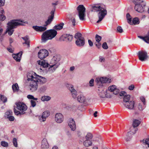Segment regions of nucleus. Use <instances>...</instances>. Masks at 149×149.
Masks as SVG:
<instances>
[{
	"instance_id": "1",
	"label": "nucleus",
	"mask_w": 149,
	"mask_h": 149,
	"mask_svg": "<svg viewBox=\"0 0 149 149\" xmlns=\"http://www.w3.org/2000/svg\"><path fill=\"white\" fill-rule=\"evenodd\" d=\"M27 77V82L29 84L30 91L32 92H35L37 90L38 84H43L47 81L46 78L37 75L33 72L28 73Z\"/></svg>"
},
{
	"instance_id": "2",
	"label": "nucleus",
	"mask_w": 149,
	"mask_h": 149,
	"mask_svg": "<svg viewBox=\"0 0 149 149\" xmlns=\"http://www.w3.org/2000/svg\"><path fill=\"white\" fill-rule=\"evenodd\" d=\"M27 23L26 21L24 20H13L10 21L7 23V26L6 33H8L10 36H11L13 33V29L15 28L17 26L19 25H24V24Z\"/></svg>"
},
{
	"instance_id": "3",
	"label": "nucleus",
	"mask_w": 149,
	"mask_h": 149,
	"mask_svg": "<svg viewBox=\"0 0 149 149\" xmlns=\"http://www.w3.org/2000/svg\"><path fill=\"white\" fill-rule=\"evenodd\" d=\"M92 11L98 12L97 16L98 20L97 21V23H99L104 17L107 13L106 9L99 4H95L92 7Z\"/></svg>"
},
{
	"instance_id": "4",
	"label": "nucleus",
	"mask_w": 149,
	"mask_h": 149,
	"mask_svg": "<svg viewBox=\"0 0 149 149\" xmlns=\"http://www.w3.org/2000/svg\"><path fill=\"white\" fill-rule=\"evenodd\" d=\"M57 34V32L54 29L47 30L43 33L42 36V40L45 42L47 40H52L54 38Z\"/></svg>"
},
{
	"instance_id": "5",
	"label": "nucleus",
	"mask_w": 149,
	"mask_h": 149,
	"mask_svg": "<svg viewBox=\"0 0 149 149\" xmlns=\"http://www.w3.org/2000/svg\"><path fill=\"white\" fill-rule=\"evenodd\" d=\"M17 109L19 111L17 110L14 108V111L15 114L17 115L19 114H23L25 113V111L27 110V107L26 105L24 103L21 102H17L15 103Z\"/></svg>"
},
{
	"instance_id": "6",
	"label": "nucleus",
	"mask_w": 149,
	"mask_h": 149,
	"mask_svg": "<svg viewBox=\"0 0 149 149\" xmlns=\"http://www.w3.org/2000/svg\"><path fill=\"white\" fill-rule=\"evenodd\" d=\"M112 81L111 78L105 77L97 78L95 80L97 85L99 88L103 87L104 84H110Z\"/></svg>"
},
{
	"instance_id": "7",
	"label": "nucleus",
	"mask_w": 149,
	"mask_h": 149,
	"mask_svg": "<svg viewBox=\"0 0 149 149\" xmlns=\"http://www.w3.org/2000/svg\"><path fill=\"white\" fill-rule=\"evenodd\" d=\"M53 19L52 16H49L48 17L47 20L45 21V24L44 26H33L32 28L37 32H42L46 30V26L51 23Z\"/></svg>"
},
{
	"instance_id": "8",
	"label": "nucleus",
	"mask_w": 149,
	"mask_h": 149,
	"mask_svg": "<svg viewBox=\"0 0 149 149\" xmlns=\"http://www.w3.org/2000/svg\"><path fill=\"white\" fill-rule=\"evenodd\" d=\"M74 38L77 39L75 43L77 46L81 47L84 46L85 44V39L82 36L81 34L79 33H76L74 36Z\"/></svg>"
},
{
	"instance_id": "9",
	"label": "nucleus",
	"mask_w": 149,
	"mask_h": 149,
	"mask_svg": "<svg viewBox=\"0 0 149 149\" xmlns=\"http://www.w3.org/2000/svg\"><path fill=\"white\" fill-rule=\"evenodd\" d=\"M93 136L92 134L88 133L86 135L84 140L83 144L86 147H88L92 145L93 142L91 140Z\"/></svg>"
},
{
	"instance_id": "10",
	"label": "nucleus",
	"mask_w": 149,
	"mask_h": 149,
	"mask_svg": "<svg viewBox=\"0 0 149 149\" xmlns=\"http://www.w3.org/2000/svg\"><path fill=\"white\" fill-rule=\"evenodd\" d=\"M85 8L83 5H80L77 8L78 15L81 21L85 20Z\"/></svg>"
},
{
	"instance_id": "11",
	"label": "nucleus",
	"mask_w": 149,
	"mask_h": 149,
	"mask_svg": "<svg viewBox=\"0 0 149 149\" xmlns=\"http://www.w3.org/2000/svg\"><path fill=\"white\" fill-rule=\"evenodd\" d=\"M137 54L139 60L142 61H146L148 58L147 53L144 51L141 50L139 51Z\"/></svg>"
},
{
	"instance_id": "12",
	"label": "nucleus",
	"mask_w": 149,
	"mask_h": 149,
	"mask_svg": "<svg viewBox=\"0 0 149 149\" xmlns=\"http://www.w3.org/2000/svg\"><path fill=\"white\" fill-rule=\"evenodd\" d=\"M123 104L125 107L129 110L134 109L135 102L134 100L130 101Z\"/></svg>"
},
{
	"instance_id": "13",
	"label": "nucleus",
	"mask_w": 149,
	"mask_h": 149,
	"mask_svg": "<svg viewBox=\"0 0 149 149\" xmlns=\"http://www.w3.org/2000/svg\"><path fill=\"white\" fill-rule=\"evenodd\" d=\"M50 115V112L49 111H44L41 115L38 116V119L41 122L45 121L47 118Z\"/></svg>"
},
{
	"instance_id": "14",
	"label": "nucleus",
	"mask_w": 149,
	"mask_h": 149,
	"mask_svg": "<svg viewBox=\"0 0 149 149\" xmlns=\"http://www.w3.org/2000/svg\"><path fill=\"white\" fill-rule=\"evenodd\" d=\"M98 95L100 97L102 98H110L112 97V95L108 93V91L107 90H102L99 93Z\"/></svg>"
},
{
	"instance_id": "15",
	"label": "nucleus",
	"mask_w": 149,
	"mask_h": 149,
	"mask_svg": "<svg viewBox=\"0 0 149 149\" xmlns=\"http://www.w3.org/2000/svg\"><path fill=\"white\" fill-rule=\"evenodd\" d=\"M73 36L71 35L64 34L60 38L61 41L70 42L72 39Z\"/></svg>"
},
{
	"instance_id": "16",
	"label": "nucleus",
	"mask_w": 149,
	"mask_h": 149,
	"mask_svg": "<svg viewBox=\"0 0 149 149\" xmlns=\"http://www.w3.org/2000/svg\"><path fill=\"white\" fill-rule=\"evenodd\" d=\"M77 99L78 101L81 103L87 104L90 102V99L86 98L82 94L78 95Z\"/></svg>"
},
{
	"instance_id": "17",
	"label": "nucleus",
	"mask_w": 149,
	"mask_h": 149,
	"mask_svg": "<svg viewBox=\"0 0 149 149\" xmlns=\"http://www.w3.org/2000/svg\"><path fill=\"white\" fill-rule=\"evenodd\" d=\"M48 51L45 49L40 50L38 52V57L41 59L45 58L48 55Z\"/></svg>"
},
{
	"instance_id": "18",
	"label": "nucleus",
	"mask_w": 149,
	"mask_h": 149,
	"mask_svg": "<svg viewBox=\"0 0 149 149\" xmlns=\"http://www.w3.org/2000/svg\"><path fill=\"white\" fill-rule=\"evenodd\" d=\"M63 115L60 113H57L55 116V120L57 123H60L63 121Z\"/></svg>"
},
{
	"instance_id": "19",
	"label": "nucleus",
	"mask_w": 149,
	"mask_h": 149,
	"mask_svg": "<svg viewBox=\"0 0 149 149\" xmlns=\"http://www.w3.org/2000/svg\"><path fill=\"white\" fill-rule=\"evenodd\" d=\"M145 6V3H144L139 4H136L135 6V10L138 12L142 13L144 11V8Z\"/></svg>"
},
{
	"instance_id": "20",
	"label": "nucleus",
	"mask_w": 149,
	"mask_h": 149,
	"mask_svg": "<svg viewBox=\"0 0 149 149\" xmlns=\"http://www.w3.org/2000/svg\"><path fill=\"white\" fill-rule=\"evenodd\" d=\"M68 125L72 131H74L76 129L75 122L73 119L70 118L68 121Z\"/></svg>"
},
{
	"instance_id": "21",
	"label": "nucleus",
	"mask_w": 149,
	"mask_h": 149,
	"mask_svg": "<svg viewBox=\"0 0 149 149\" xmlns=\"http://www.w3.org/2000/svg\"><path fill=\"white\" fill-rule=\"evenodd\" d=\"M145 107L144 105L141 103H139L137 105V110H136L134 111V113L135 115H138L141 111H142L145 109Z\"/></svg>"
},
{
	"instance_id": "22",
	"label": "nucleus",
	"mask_w": 149,
	"mask_h": 149,
	"mask_svg": "<svg viewBox=\"0 0 149 149\" xmlns=\"http://www.w3.org/2000/svg\"><path fill=\"white\" fill-rule=\"evenodd\" d=\"M108 90L110 92H113L114 94L117 95L119 92V90L117 88L116 86L115 85L109 86L108 88Z\"/></svg>"
},
{
	"instance_id": "23",
	"label": "nucleus",
	"mask_w": 149,
	"mask_h": 149,
	"mask_svg": "<svg viewBox=\"0 0 149 149\" xmlns=\"http://www.w3.org/2000/svg\"><path fill=\"white\" fill-rule=\"evenodd\" d=\"M50 64V65H49V67L48 68V70L51 72H53L55 71L60 65V64L58 63Z\"/></svg>"
},
{
	"instance_id": "24",
	"label": "nucleus",
	"mask_w": 149,
	"mask_h": 149,
	"mask_svg": "<svg viewBox=\"0 0 149 149\" xmlns=\"http://www.w3.org/2000/svg\"><path fill=\"white\" fill-rule=\"evenodd\" d=\"M60 59V56L59 55H56L54 56L51 59L50 64L58 63L60 64L58 62Z\"/></svg>"
},
{
	"instance_id": "25",
	"label": "nucleus",
	"mask_w": 149,
	"mask_h": 149,
	"mask_svg": "<svg viewBox=\"0 0 149 149\" xmlns=\"http://www.w3.org/2000/svg\"><path fill=\"white\" fill-rule=\"evenodd\" d=\"M49 147V145L47 140L45 138L43 139L42 141L41 148L42 149H47Z\"/></svg>"
},
{
	"instance_id": "26",
	"label": "nucleus",
	"mask_w": 149,
	"mask_h": 149,
	"mask_svg": "<svg viewBox=\"0 0 149 149\" xmlns=\"http://www.w3.org/2000/svg\"><path fill=\"white\" fill-rule=\"evenodd\" d=\"M22 52H21L16 54H13L12 56L17 61L19 62L20 60V57L22 54Z\"/></svg>"
},
{
	"instance_id": "27",
	"label": "nucleus",
	"mask_w": 149,
	"mask_h": 149,
	"mask_svg": "<svg viewBox=\"0 0 149 149\" xmlns=\"http://www.w3.org/2000/svg\"><path fill=\"white\" fill-rule=\"evenodd\" d=\"M38 65L42 66L43 68H46L48 67L49 64L45 60L38 61H37Z\"/></svg>"
},
{
	"instance_id": "28",
	"label": "nucleus",
	"mask_w": 149,
	"mask_h": 149,
	"mask_svg": "<svg viewBox=\"0 0 149 149\" xmlns=\"http://www.w3.org/2000/svg\"><path fill=\"white\" fill-rule=\"evenodd\" d=\"M130 22L129 24L130 25H136L138 24L139 23L140 21L138 18L135 17L133 19L132 22L131 21Z\"/></svg>"
},
{
	"instance_id": "29",
	"label": "nucleus",
	"mask_w": 149,
	"mask_h": 149,
	"mask_svg": "<svg viewBox=\"0 0 149 149\" xmlns=\"http://www.w3.org/2000/svg\"><path fill=\"white\" fill-rule=\"evenodd\" d=\"M64 25V23L63 22H61L59 24L55 25L54 27V28L56 30H60L63 29Z\"/></svg>"
},
{
	"instance_id": "30",
	"label": "nucleus",
	"mask_w": 149,
	"mask_h": 149,
	"mask_svg": "<svg viewBox=\"0 0 149 149\" xmlns=\"http://www.w3.org/2000/svg\"><path fill=\"white\" fill-rule=\"evenodd\" d=\"M51 99L50 97L47 95H44L42 96L41 98V100L43 102L48 101L50 100Z\"/></svg>"
},
{
	"instance_id": "31",
	"label": "nucleus",
	"mask_w": 149,
	"mask_h": 149,
	"mask_svg": "<svg viewBox=\"0 0 149 149\" xmlns=\"http://www.w3.org/2000/svg\"><path fill=\"white\" fill-rule=\"evenodd\" d=\"M130 131L129 132L133 134L136 133V132L137 130V127L133 126L130 127Z\"/></svg>"
},
{
	"instance_id": "32",
	"label": "nucleus",
	"mask_w": 149,
	"mask_h": 149,
	"mask_svg": "<svg viewBox=\"0 0 149 149\" xmlns=\"http://www.w3.org/2000/svg\"><path fill=\"white\" fill-rule=\"evenodd\" d=\"M130 95H126L123 97V103H126L129 101L130 98Z\"/></svg>"
},
{
	"instance_id": "33",
	"label": "nucleus",
	"mask_w": 149,
	"mask_h": 149,
	"mask_svg": "<svg viewBox=\"0 0 149 149\" xmlns=\"http://www.w3.org/2000/svg\"><path fill=\"white\" fill-rule=\"evenodd\" d=\"M12 88L14 92L17 91L19 89V87L17 83H15V84H13L12 85Z\"/></svg>"
},
{
	"instance_id": "34",
	"label": "nucleus",
	"mask_w": 149,
	"mask_h": 149,
	"mask_svg": "<svg viewBox=\"0 0 149 149\" xmlns=\"http://www.w3.org/2000/svg\"><path fill=\"white\" fill-rule=\"evenodd\" d=\"M132 1L135 6L137 4L140 5L144 3L143 0H132Z\"/></svg>"
},
{
	"instance_id": "35",
	"label": "nucleus",
	"mask_w": 149,
	"mask_h": 149,
	"mask_svg": "<svg viewBox=\"0 0 149 149\" xmlns=\"http://www.w3.org/2000/svg\"><path fill=\"white\" fill-rule=\"evenodd\" d=\"M13 114V112L11 110H9L6 111L5 114L4 116L5 117L7 118H8V117L11 116Z\"/></svg>"
},
{
	"instance_id": "36",
	"label": "nucleus",
	"mask_w": 149,
	"mask_h": 149,
	"mask_svg": "<svg viewBox=\"0 0 149 149\" xmlns=\"http://www.w3.org/2000/svg\"><path fill=\"white\" fill-rule=\"evenodd\" d=\"M140 123L139 120L135 119L133 121V126L136 127L139 125Z\"/></svg>"
},
{
	"instance_id": "37",
	"label": "nucleus",
	"mask_w": 149,
	"mask_h": 149,
	"mask_svg": "<svg viewBox=\"0 0 149 149\" xmlns=\"http://www.w3.org/2000/svg\"><path fill=\"white\" fill-rule=\"evenodd\" d=\"M22 38L25 41L24 43L27 45L28 46H29V42L28 40L29 38L28 36H26L24 37H22Z\"/></svg>"
},
{
	"instance_id": "38",
	"label": "nucleus",
	"mask_w": 149,
	"mask_h": 149,
	"mask_svg": "<svg viewBox=\"0 0 149 149\" xmlns=\"http://www.w3.org/2000/svg\"><path fill=\"white\" fill-rule=\"evenodd\" d=\"M132 135L133 134H131L130 133L128 132L127 134L126 137L125 138V140L127 141H130L132 138Z\"/></svg>"
},
{
	"instance_id": "39",
	"label": "nucleus",
	"mask_w": 149,
	"mask_h": 149,
	"mask_svg": "<svg viewBox=\"0 0 149 149\" xmlns=\"http://www.w3.org/2000/svg\"><path fill=\"white\" fill-rule=\"evenodd\" d=\"M68 87L71 93L75 92L76 91V90L74 88L73 86L72 85H69Z\"/></svg>"
},
{
	"instance_id": "40",
	"label": "nucleus",
	"mask_w": 149,
	"mask_h": 149,
	"mask_svg": "<svg viewBox=\"0 0 149 149\" xmlns=\"http://www.w3.org/2000/svg\"><path fill=\"white\" fill-rule=\"evenodd\" d=\"M1 145L2 146L5 147H7L8 146V143L5 141H1Z\"/></svg>"
},
{
	"instance_id": "41",
	"label": "nucleus",
	"mask_w": 149,
	"mask_h": 149,
	"mask_svg": "<svg viewBox=\"0 0 149 149\" xmlns=\"http://www.w3.org/2000/svg\"><path fill=\"white\" fill-rule=\"evenodd\" d=\"M143 142L144 144L147 145L148 147L149 148V138L144 139Z\"/></svg>"
},
{
	"instance_id": "42",
	"label": "nucleus",
	"mask_w": 149,
	"mask_h": 149,
	"mask_svg": "<svg viewBox=\"0 0 149 149\" xmlns=\"http://www.w3.org/2000/svg\"><path fill=\"white\" fill-rule=\"evenodd\" d=\"M95 39L96 42H100L101 40L102 37L101 36L97 34L95 36Z\"/></svg>"
},
{
	"instance_id": "43",
	"label": "nucleus",
	"mask_w": 149,
	"mask_h": 149,
	"mask_svg": "<svg viewBox=\"0 0 149 149\" xmlns=\"http://www.w3.org/2000/svg\"><path fill=\"white\" fill-rule=\"evenodd\" d=\"M0 99L4 103L6 102L7 100V98L4 96L2 95H1Z\"/></svg>"
},
{
	"instance_id": "44",
	"label": "nucleus",
	"mask_w": 149,
	"mask_h": 149,
	"mask_svg": "<svg viewBox=\"0 0 149 149\" xmlns=\"http://www.w3.org/2000/svg\"><path fill=\"white\" fill-rule=\"evenodd\" d=\"M27 97L29 99H33L36 100H37L38 99L37 98H35L33 95H27Z\"/></svg>"
},
{
	"instance_id": "45",
	"label": "nucleus",
	"mask_w": 149,
	"mask_h": 149,
	"mask_svg": "<svg viewBox=\"0 0 149 149\" xmlns=\"http://www.w3.org/2000/svg\"><path fill=\"white\" fill-rule=\"evenodd\" d=\"M126 18L128 22L130 24V22L132 20V17L129 13H127L126 15Z\"/></svg>"
},
{
	"instance_id": "46",
	"label": "nucleus",
	"mask_w": 149,
	"mask_h": 149,
	"mask_svg": "<svg viewBox=\"0 0 149 149\" xmlns=\"http://www.w3.org/2000/svg\"><path fill=\"white\" fill-rule=\"evenodd\" d=\"M13 142L14 146L15 147H17V144L16 139L15 138H13Z\"/></svg>"
},
{
	"instance_id": "47",
	"label": "nucleus",
	"mask_w": 149,
	"mask_h": 149,
	"mask_svg": "<svg viewBox=\"0 0 149 149\" xmlns=\"http://www.w3.org/2000/svg\"><path fill=\"white\" fill-rule=\"evenodd\" d=\"M94 80L93 79H92L89 81V86L91 87L93 86H94Z\"/></svg>"
},
{
	"instance_id": "48",
	"label": "nucleus",
	"mask_w": 149,
	"mask_h": 149,
	"mask_svg": "<svg viewBox=\"0 0 149 149\" xmlns=\"http://www.w3.org/2000/svg\"><path fill=\"white\" fill-rule=\"evenodd\" d=\"M5 16L3 14L0 15V20L3 21L6 19Z\"/></svg>"
},
{
	"instance_id": "49",
	"label": "nucleus",
	"mask_w": 149,
	"mask_h": 149,
	"mask_svg": "<svg viewBox=\"0 0 149 149\" xmlns=\"http://www.w3.org/2000/svg\"><path fill=\"white\" fill-rule=\"evenodd\" d=\"M71 93V95L73 98L75 99L77 97V92L76 91H75V92H74Z\"/></svg>"
},
{
	"instance_id": "50",
	"label": "nucleus",
	"mask_w": 149,
	"mask_h": 149,
	"mask_svg": "<svg viewBox=\"0 0 149 149\" xmlns=\"http://www.w3.org/2000/svg\"><path fill=\"white\" fill-rule=\"evenodd\" d=\"M102 47L104 49H107L108 48V47L106 42H104L102 45Z\"/></svg>"
},
{
	"instance_id": "51",
	"label": "nucleus",
	"mask_w": 149,
	"mask_h": 149,
	"mask_svg": "<svg viewBox=\"0 0 149 149\" xmlns=\"http://www.w3.org/2000/svg\"><path fill=\"white\" fill-rule=\"evenodd\" d=\"M31 106L33 107H34L36 105V102L33 100H31L30 101Z\"/></svg>"
},
{
	"instance_id": "52",
	"label": "nucleus",
	"mask_w": 149,
	"mask_h": 149,
	"mask_svg": "<svg viewBox=\"0 0 149 149\" xmlns=\"http://www.w3.org/2000/svg\"><path fill=\"white\" fill-rule=\"evenodd\" d=\"M117 30L120 33H121L123 32V29L120 26H118L117 28Z\"/></svg>"
},
{
	"instance_id": "53",
	"label": "nucleus",
	"mask_w": 149,
	"mask_h": 149,
	"mask_svg": "<svg viewBox=\"0 0 149 149\" xmlns=\"http://www.w3.org/2000/svg\"><path fill=\"white\" fill-rule=\"evenodd\" d=\"M126 95H127L125 91H122L120 92L119 94V95L121 96H124Z\"/></svg>"
},
{
	"instance_id": "54",
	"label": "nucleus",
	"mask_w": 149,
	"mask_h": 149,
	"mask_svg": "<svg viewBox=\"0 0 149 149\" xmlns=\"http://www.w3.org/2000/svg\"><path fill=\"white\" fill-rule=\"evenodd\" d=\"M5 0H0V7L3 6L5 4Z\"/></svg>"
},
{
	"instance_id": "55",
	"label": "nucleus",
	"mask_w": 149,
	"mask_h": 149,
	"mask_svg": "<svg viewBox=\"0 0 149 149\" xmlns=\"http://www.w3.org/2000/svg\"><path fill=\"white\" fill-rule=\"evenodd\" d=\"M10 121H13L14 120L15 118L13 116L11 115L7 118Z\"/></svg>"
},
{
	"instance_id": "56",
	"label": "nucleus",
	"mask_w": 149,
	"mask_h": 149,
	"mask_svg": "<svg viewBox=\"0 0 149 149\" xmlns=\"http://www.w3.org/2000/svg\"><path fill=\"white\" fill-rule=\"evenodd\" d=\"M140 99L141 101L143 102L144 105H145L146 103L145 99L144 97H140Z\"/></svg>"
},
{
	"instance_id": "57",
	"label": "nucleus",
	"mask_w": 149,
	"mask_h": 149,
	"mask_svg": "<svg viewBox=\"0 0 149 149\" xmlns=\"http://www.w3.org/2000/svg\"><path fill=\"white\" fill-rule=\"evenodd\" d=\"M95 45L96 47L98 49L100 48L101 46V44L99 42H97V43H95Z\"/></svg>"
},
{
	"instance_id": "58",
	"label": "nucleus",
	"mask_w": 149,
	"mask_h": 149,
	"mask_svg": "<svg viewBox=\"0 0 149 149\" xmlns=\"http://www.w3.org/2000/svg\"><path fill=\"white\" fill-rule=\"evenodd\" d=\"M134 86L132 84L129 86L128 89L130 90H132L134 89Z\"/></svg>"
},
{
	"instance_id": "59",
	"label": "nucleus",
	"mask_w": 149,
	"mask_h": 149,
	"mask_svg": "<svg viewBox=\"0 0 149 149\" xmlns=\"http://www.w3.org/2000/svg\"><path fill=\"white\" fill-rule=\"evenodd\" d=\"M138 37L139 38L142 39L143 40H144L146 42V36L143 37V36H138Z\"/></svg>"
},
{
	"instance_id": "60",
	"label": "nucleus",
	"mask_w": 149,
	"mask_h": 149,
	"mask_svg": "<svg viewBox=\"0 0 149 149\" xmlns=\"http://www.w3.org/2000/svg\"><path fill=\"white\" fill-rule=\"evenodd\" d=\"M7 50L8 52L11 53H13L14 51L13 49L12 48H7Z\"/></svg>"
},
{
	"instance_id": "61",
	"label": "nucleus",
	"mask_w": 149,
	"mask_h": 149,
	"mask_svg": "<svg viewBox=\"0 0 149 149\" xmlns=\"http://www.w3.org/2000/svg\"><path fill=\"white\" fill-rule=\"evenodd\" d=\"M146 43H149V36H146Z\"/></svg>"
},
{
	"instance_id": "62",
	"label": "nucleus",
	"mask_w": 149,
	"mask_h": 149,
	"mask_svg": "<svg viewBox=\"0 0 149 149\" xmlns=\"http://www.w3.org/2000/svg\"><path fill=\"white\" fill-rule=\"evenodd\" d=\"M5 12L2 8H0V14H3Z\"/></svg>"
},
{
	"instance_id": "63",
	"label": "nucleus",
	"mask_w": 149,
	"mask_h": 149,
	"mask_svg": "<svg viewBox=\"0 0 149 149\" xmlns=\"http://www.w3.org/2000/svg\"><path fill=\"white\" fill-rule=\"evenodd\" d=\"M88 43L90 46H92L93 45V43L90 40H88Z\"/></svg>"
},
{
	"instance_id": "64",
	"label": "nucleus",
	"mask_w": 149,
	"mask_h": 149,
	"mask_svg": "<svg viewBox=\"0 0 149 149\" xmlns=\"http://www.w3.org/2000/svg\"><path fill=\"white\" fill-rule=\"evenodd\" d=\"M93 149H98V147L97 145H94V144L93 145Z\"/></svg>"
}]
</instances>
